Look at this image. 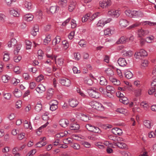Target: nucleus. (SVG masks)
Listing matches in <instances>:
<instances>
[{
	"mask_svg": "<svg viewBox=\"0 0 156 156\" xmlns=\"http://www.w3.org/2000/svg\"><path fill=\"white\" fill-rule=\"evenodd\" d=\"M84 83L89 85H91L93 83L92 80L89 77H86L84 79Z\"/></svg>",
	"mask_w": 156,
	"mask_h": 156,
	"instance_id": "35",
	"label": "nucleus"
},
{
	"mask_svg": "<svg viewBox=\"0 0 156 156\" xmlns=\"http://www.w3.org/2000/svg\"><path fill=\"white\" fill-rule=\"evenodd\" d=\"M118 63L119 65L121 66H125L127 64H130V62H127L125 59H118Z\"/></svg>",
	"mask_w": 156,
	"mask_h": 156,
	"instance_id": "21",
	"label": "nucleus"
},
{
	"mask_svg": "<svg viewBox=\"0 0 156 156\" xmlns=\"http://www.w3.org/2000/svg\"><path fill=\"white\" fill-rule=\"evenodd\" d=\"M106 91L110 92L111 93H114L115 92V90L114 87L110 85H108L106 87Z\"/></svg>",
	"mask_w": 156,
	"mask_h": 156,
	"instance_id": "39",
	"label": "nucleus"
},
{
	"mask_svg": "<svg viewBox=\"0 0 156 156\" xmlns=\"http://www.w3.org/2000/svg\"><path fill=\"white\" fill-rule=\"evenodd\" d=\"M122 53H123L122 55V56L123 57L128 56L129 57H130L132 56L133 55V52L132 51H123Z\"/></svg>",
	"mask_w": 156,
	"mask_h": 156,
	"instance_id": "45",
	"label": "nucleus"
},
{
	"mask_svg": "<svg viewBox=\"0 0 156 156\" xmlns=\"http://www.w3.org/2000/svg\"><path fill=\"white\" fill-rule=\"evenodd\" d=\"M46 144V142H42L40 141L37 143L35 145L36 147H41L43 146H44Z\"/></svg>",
	"mask_w": 156,
	"mask_h": 156,
	"instance_id": "54",
	"label": "nucleus"
},
{
	"mask_svg": "<svg viewBox=\"0 0 156 156\" xmlns=\"http://www.w3.org/2000/svg\"><path fill=\"white\" fill-rule=\"evenodd\" d=\"M80 128V126L77 124L73 123L71 125L70 129L73 130H78Z\"/></svg>",
	"mask_w": 156,
	"mask_h": 156,
	"instance_id": "40",
	"label": "nucleus"
},
{
	"mask_svg": "<svg viewBox=\"0 0 156 156\" xmlns=\"http://www.w3.org/2000/svg\"><path fill=\"white\" fill-rule=\"evenodd\" d=\"M119 101L121 102L126 105L129 102V101L127 98L125 96L122 98H119Z\"/></svg>",
	"mask_w": 156,
	"mask_h": 156,
	"instance_id": "47",
	"label": "nucleus"
},
{
	"mask_svg": "<svg viewBox=\"0 0 156 156\" xmlns=\"http://www.w3.org/2000/svg\"><path fill=\"white\" fill-rule=\"evenodd\" d=\"M120 26L122 27H126L128 25V22L127 20L123 19H121L119 21Z\"/></svg>",
	"mask_w": 156,
	"mask_h": 156,
	"instance_id": "30",
	"label": "nucleus"
},
{
	"mask_svg": "<svg viewBox=\"0 0 156 156\" xmlns=\"http://www.w3.org/2000/svg\"><path fill=\"white\" fill-rule=\"evenodd\" d=\"M13 71L16 74H19L21 72L20 70V68L18 66L15 67L13 69Z\"/></svg>",
	"mask_w": 156,
	"mask_h": 156,
	"instance_id": "58",
	"label": "nucleus"
},
{
	"mask_svg": "<svg viewBox=\"0 0 156 156\" xmlns=\"http://www.w3.org/2000/svg\"><path fill=\"white\" fill-rule=\"evenodd\" d=\"M60 125L62 127H66L68 126L69 124V121L66 119H62L59 122Z\"/></svg>",
	"mask_w": 156,
	"mask_h": 156,
	"instance_id": "18",
	"label": "nucleus"
},
{
	"mask_svg": "<svg viewBox=\"0 0 156 156\" xmlns=\"http://www.w3.org/2000/svg\"><path fill=\"white\" fill-rule=\"evenodd\" d=\"M141 66L142 68H144L147 66L149 62L147 59H141Z\"/></svg>",
	"mask_w": 156,
	"mask_h": 156,
	"instance_id": "37",
	"label": "nucleus"
},
{
	"mask_svg": "<svg viewBox=\"0 0 156 156\" xmlns=\"http://www.w3.org/2000/svg\"><path fill=\"white\" fill-rule=\"evenodd\" d=\"M100 16V12H98L94 14L93 15H91L90 18L89 20L91 21L94 20L96 18Z\"/></svg>",
	"mask_w": 156,
	"mask_h": 156,
	"instance_id": "41",
	"label": "nucleus"
},
{
	"mask_svg": "<svg viewBox=\"0 0 156 156\" xmlns=\"http://www.w3.org/2000/svg\"><path fill=\"white\" fill-rule=\"evenodd\" d=\"M59 9V7L57 5L51 6L50 8V10L51 13L52 14L56 12Z\"/></svg>",
	"mask_w": 156,
	"mask_h": 156,
	"instance_id": "44",
	"label": "nucleus"
},
{
	"mask_svg": "<svg viewBox=\"0 0 156 156\" xmlns=\"http://www.w3.org/2000/svg\"><path fill=\"white\" fill-rule=\"evenodd\" d=\"M111 5L110 0H103L100 2V6L103 8H105Z\"/></svg>",
	"mask_w": 156,
	"mask_h": 156,
	"instance_id": "7",
	"label": "nucleus"
},
{
	"mask_svg": "<svg viewBox=\"0 0 156 156\" xmlns=\"http://www.w3.org/2000/svg\"><path fill=\"white\" fill-rule=\"evenodd\" d=\"M71 147L75 150H79L80 147V145L78 143H73Z\"/></svg>",
	"mask_w": 156,
	"mask_h": 156,
	"instance_id": "53",
	"label": "nucleus"
},
{
	"mask_svg": "<svg viewBox=\"0 0 156 156\" xmlns=\"http://www.w3.org/2000/svg\"><path fill=\"white\" fill-rule=\"evenodd\" d=\"M90 104L93 108L98 110L102 111L104 109V107L103 105L98 102L92 101L90 103Z\"/></svg>",
	"mask_w": 156,
	"mask_h": 156,
	"instance_id": "1",
	"label": "nucleus"
},
{
	"mask_svg": "<svg viewBox=\"0 0 156 156\" xmlns=\"http://www.w3.org/2000/svg\"><path fill=\"white\" fill-rule=\"evenodd\" d=\"M17 41L16 39L14 38L12 39L11 40L8 42V47L9 48H10L12 46H15L17 43Z\"/></svg>",
	"mask_w": 156,
	"mask_h": 156,
	"instance_id": "29",
	"label": "nucleus"
},
{
	"mask_svg": "<svg viewBox=\"0 0 156 156\" xmlns=\"http://www.w3.org/2000/svg\"><path fill=\"white\" fill-rule=\"evenodd\" d=\"M54 89L52 88H49L48 90L46 98L48 100L50 99L52 97L54 94Z\"/></svg>",
	"mask_w": 156,
	"mask_h": 156,
	"instance_id": "19",
	"label": "nucleus"
},
{
	"mask_svg": "<svg viewBox=\"0 0 156 156\" xmlns=\"http://www.w3.org/2000/svg\"><path fill=\"white\" fill-rule=\"evenodd\" d=\"M114 29L112 27L108 28L104 31V34L105 35L110 36L114 33Z\"/></svg>",
	"mask_w": 156,
	"mask_h": 156,
	"instance_id": "11",
	"label": "nucleus"
},
{
	"mask_svg": "<svg viewBox=\"0 0 156 156\" xmlns=\"http://www.w3.org/2000/svg\"><path fill=\"white\" fill-rule=\"evenodd\" d=\"M82 144L86 148H90L91 147V144L87 141H84L82 143Z\"/></svg>",
	"mask_w": 156,
	"mask_h": 156,
	"instance_id": "59",
	"label": "nucleus"
},
{
	"mask_svg": "<svg viewBox=\"0 0 156 156\" xmlns=\"http://www.w3.org/2000/svg\"><path fill=\"white\" fill-rule=\"evenodd\" d=\"M58 4L61 7H65L67 5V0H59L58 2Z\"/></svg>",
	"mask_w": 156,
	"mask_h": 156,
	"instance_id": "36",
	"label": "nucleus"
},
{
	"mask_svg": "<svg viewBox=\"0 0 156 156\" xmlns=\"http://www.w3.org/2000/svg\"><path fill=\"white\" fill-rule=\"evenodd\" d=\"M6 16L4 14L1 13H0V21L2 22H4L5 21Z\"/></svg>",
	"mask_w": 156,
	"mask_h": 156,
	"instance_id": "62",
	"label": "nucleus"
},
{
	"mask_svg": "<svg viewBox=\"0 0 156 156\" xmlns=\"http://www.w3.org/2000/svg\"><path fill=\"white\" fill-rule=\"evenodd\" d=\"M89 95L93 98H98L99 97L100 94L98 92V90L89 89L87 90Z\"/></svg>",
	"mask_w": 156,
	"mask_h": 156,
	"instance_id": "2",
	"label": "nucleus"
},
{
	"mask_svg": "<svg viewBox=\"0 0 156 156\" xmlns=\"http://www.w3.org/2000/svg\"><path fill=\"white\" fill-rule=\"evenodd\" d=\"M16 1V0H4V2L7 5L10 6L13 2H15Z\"/></svg>",
	"mask_w": 156,
	"mask_h": 156,
	"instance_id": "56",
	"label": "nucleus"
},
{
	"mask_svg": "<svg viewBox=\"0 0 156 156\" xmlns=\"http://www.w3.org/2000/svg\"><path fill=\"white\" fill-rule=\"evenodd\" d=\"M9 12L10 15L15 17H19L20 16V10L17 9L11 8L9 10Z\"/></svg>",
	"mask_w": 156,
	"mask_h": 156,
	"instance_id": "6",
	"label": "nucleus"
},
{
	"mask_svg": "<svg viewBox=\"0 0 156 156\" xmlns=\"http://www.w3.org/2000/svg\"><path fill=\"white\" fill-rule=\"evenodd\" d=\"M61 40L60 37L59 36H57L52 41V43L53 45H55L58 44Z\"/></svg>",
	"mask_w": 156,
	"mask_h": 156,
	"instance_id": "38",
	"label": "nucleus"
},
{
	"mask_svg": "<svg viewBox=\"0 0 156 156\" xmlns=\"http://www.w3.org/2000/svg\"><path fill=\"white\" fill-rule=\"evenodd\" d=\"M100 83L101 85L103 86L107 85V81L104 76H102L100 77Z\"/></svg>",
	"mask_w": 156,
	"mask_h": 156,
	"instance_id": "32",
	"label": "nucleus"
},
{
	"mask_svg": "<svg viewBox=\"0 0 156 156\" xmlns=\"http://www.w3.org/2000/svg\"><path fill=\"white\" fill-rule=\"evenodd\" d=\"M116 111L121 113L125 115L127 114L128 112V111L127 109L122 108H118L116 110Z\"/></svg>",
	"mask_w": 156,
	"mask_h": 156,
	"instance_id": "48",
	"label": "nucleus"
},
{
	"mask_svg": "<svg viewBox=\"0 0 156 156\" xmlns=\"http://www.w3.org/2000/svg\"><path fill=\"white\" fill-rule=\"evenodd\" d=\"M45 87L42 84H39L36 88V90L39 94L42 93L45 91Z\"/></svg>",
	"mask_w": 156,
	"mask_h": 156,
	"instance_id": "14",
	"label": "nucleus"
},
{
	"mask_svg": "<svg viewBox=\"0 0 156 156\" xmlns=\"http://www.w3.org/2000/svg\"><path fill=\"white\" fill-rule=\"evenodd\" d=\"M128 41L127 38L124 36H122L116 41V43L119 44L121 43H124Z\"/></svg>",
	"mask_w": 156,
	"mask_h": 156,
	"instance_id": "26",
	"label": "nucleus"
},
{
	"mask_svg": "<svg viewBox=\"0 0 156 156\" xmlns=\"http://www.w3.org/2000/svg\"><path fill=\"white\" fill-rule=\"evenodd\" d=\"M80 118L81 120L85 122L88 121L90 119L88 115L83 114L81 115Z\"/></svg>",
	"mask_w": 156,
	"mask_h": 156,
	"instance_id": "46",
	"label": "nucleus"
},
{
	"mask_svg": "<svg viewBox=\"0 0 156 156\" xmlns=\"http://www.w3.org/2000/svg\"><path fill=\"white\" fill-rule=\"evenodd\" d=\"M77 4V2L75 1H71L68 7V9L70 12H72L75 7L76 5Z\"/></svg>",
	"mask_w": 156,
	"mask_h": 156,
	"instance_id": "13",
	"label": "nucleus"
},
{
	"mask_svg": "<svg viewBox=\"0 0 156 156\" xmlns=\"http://www.w3.org/2000/svg\"><path fill=\"white\" fill-rule=\"evenodd\" d=\"M141 91L142 89L139 88L134 90L133 92L136 96L138 97L141 95Z\"/></svg>",
	"mask_w": 156,
	"mask_h": 156,
	"instance_id": "51",
	"label": "nucleus"
},
{
	"mask_svg": "<svg viewBox=\"0 0 156 156\" xmlns=\"http://www.w3.org/2000/svg\"><path fill=\"white\" fill-rule=\"evenodd\" d=\"M95 145L100 148H103L105 147L104 144L100 142L95 143Z\"/></svg>",
	"mask_w": 156,
	"mask_h": 156,
	"instance_id": "55",
	"label": "nucleus"
},
{
	"mask_svg": "<svg viewBox=\"0 0 156 156\" xmlns=\"http://www.w3.org/2000/svg\"><path fill=\"white\" fill-rule=\"evenodd\" d=\"M68 133L67 131H65L63 132L57 133L55 135V137L57 138H61L66 136Z\"/></svg>",
	"mask_w": 156,
	"mask_h": 156,
	"instance_id": "25",
	"label": "nucleus"
},
{
	"mask_svg": "<svg viewBox=\"0 0 156 156\" xmlns=\"http://www.w3.org/2000/svg\"><path fill=\"white\" fill-rule=\"evenodd\" d=\"M23 126L24 128L26 129H32V127L30 122H28L27 120H25L24 121Z\"/></svg>",
	"mask_w": 156,
	"mask_h": 156,
	"instance_id": "31",
	"label": "nucleus"
},
{
	"mask_svg": "<svg viewBox=\"0 0 156 156\" xmlns=\"http://www.w3.org/2000/svg\"><path fill=\"white\" fill-rule=\"evenodd\" d=\"M2 80L4 83H7L10 79V77L7 75H3L2 76Z\"/></svg>",
	"mask_w": 156,
	"mask_h": 156,
	"instance_id": "34",
	"label": "nucleus"
},
{
	"mask_svg": "<svg viewBox=\"0 0 156 156\" xmlns=\"http://www.w3.org/2000/svg\"><path fill=\"white\" fill-rule=\"evenodd\" d=\"M110 81L112 82L114 85H119L120 84V81L112 77L110 78Z\"/></svg>",
	"mask_w": 156,
	"mask_h": 156,
	"instance_id": "43",
	"label": "nucleus"
},
{
	"mask_svg": "<svg viewBox=\"0 0 156 156\" xmlns=\"http://www.w3.org/2000/svg\"><path fill=\"white\" fill-rule=\"evenodd\" d=\"M42 108V105L41 103L37 104L35 107V110L37 112H39L41 111Z\"/></svg>",
	"mask_w": 156,
	"mask_h": 156,
	"instance_id": "49",
	"label": "nucleus"
},
{
	"mask_svg": "<svg viewBox=\"0 0 156 156\" xmlns=\"http://www.w3.org/2000/svg\"><path fill=\"white\" fill-rule=\"evenodd\" d=\"M24 6L26 10H30L32 8V5L31 2L25 1L24 2Z\"/></svg>",
	"mask_w": 156,
	"mask_h": 156,
	"instance_id": "17",
	"label": "nucleus"
},
{
	"mask_svg": "<svg viewBox=\"0 0 156 156\" xmlns=\"http://www.w3.org/2000/svg\"><path fill=\"white\" fill-rule=\"evenodd\" d=\"M143 123L144 126L148 129H151L153 126L152 123L148 120H144Z\"/></svg>",
	"mask_w": 156,
	"mask_h": 156,
	"instance_id": "27",
	"label": "nucleus"
},
{
	"mask_svg": "<svg viewBox=\"0 0 156 156\" xmlns=\"http://www.w3.org/2000/svg\"><path fill=\"white\" fill-rule=\"evenodd\" d=\"M23 78L26 80H30V77L28 74L27 73H24L23 74Z\"/></svg>",
	"mask_w": 156,
	"mask_h": 156,
	"instance_id": "63",
	"label": "nucleus"
},
{
	"mask_svg": "<svg viewBox=\"0 0 156 156\" xmlns=\"http://www.w3.org/2000/svg\"><path fill=\"white\" fill-rule=\"evenodd\" d=\"M121 12L120 10L111 9L108 12V15L109 16L118 17L120 15Z\"/></svg>",
	"mask_w": 156,
	"mask_h": 156,
	"instance_id": "3",
	"label": "nucleus"
},
{
	"mask_svg": "<svg viewBox=\"0 0 156 156\" xmlns=\"http://www.w3.org/2000/svg\"><path fill=\"white\" fill-rule=\"evenodd\" d=\"M39 31V27L37 25H35L33 27V30L31 31V34L34 36H36L37 34V32Z\"/></svg>",
	"mask_w": 156,
	"mask_h": 156,
	"instance_id": "22",
	"label": "nucleus"
},
{
	"mask_svg": "<svg viewBox=\"0 0 156 156\" xmlns=\"http://www.w3.org/2000/svg\"><path fill=\"white\" fill-rule=\"evenodd\" d=\"M3 96L5 99L9 100L11 97V94L10 93H6L4 94Z\"/></svg>",
	"mask_w": 156,
	"mask_h": 156,
	"instance_id": "64",
	"label": "nucleus"
},
{
	"mask_svg": "<svg viewBox=\"0 0 156 156\" xmlns=\"http://www.w3.org/2000/svg\"><path fill=\"white\" fill-rule=\"evenodd\" d=\"M140 105L141 107L144 108V109L146 110H147L149 108V106L146 102H142L140 103Z\"/></svg>",
	"mask_w": 156,
	"mask_h": 156,
	"instance_id": "50",
	"label": "nucleus"
},
{
	"mask_svg": "<svg viewBox=\"0 0 156 156\" xmlns=\"http://www.w3.org/2000/svg\"><path fill=\"white\" fill-rule=\"evenodd\" d=\"M106 24L105 23V19H102L99 20L97 24V26L98 27H103Z\"/></svg>",
	"mask_w": 156,
	"mask_h": 156,
	"instance_id": "42",
	"label": "nucleus"
},
{
	"mask_svg": "<svg viewBox=\"0 0 156 156\" xmlns=\"http://www.w3.org/2000/svg\"><path fill=\"white\" fill-rule=\"evenodd\" d=\"M34 18V16L31 14H26L23 16L24 19L27 21H32L33 20Z\"/></svg>",
	"mask_w": 156,
	"mask_h": 156,
	"instance_id": "23",
	"label": "nucleus"
},
{
	"mask_svg": "<svg viewBox=\"0 0 156 156\" xmlns=\"http://www.w3.org/2000/svg\"><path fill=\"white\" fill-rule=\"evenodd\" d=\"M125 77L128 79H130L133 76L132 73L127 69L125 70Z\"/></svg>",
	"mask_w": 156,
	"mask_h": 156,
	"instance_id": "28",
	"label": "nucleus"
},
{
	"mask_svg": "<svg viewBox=\"0 0 156 156\" xmlns=\"http://www.w3.org/2000/svg\"><path fill=\"white\" fill-rule=\"evenodd\" d=\"M78 44L81 47H85L86 44V42L83 40H81L79 42Z\"/></svg>",
	"mask_w": 156,
	"mask_h": 156,
	"instance_id": "60",
	"label": "nucleus"
},
{
	"mask_svg": "<svg viewBox=\"0 0 156 156\" xmlns=\"http://www.w3.org/2000/svg\"><path fill=\"white\" fill-rule=\"evenodd\" d=\"M114 145L117 146L119 148L121 149H125L127 148V146L126 144L121 142L115 143H114Z\"/></svg>",
	"mask_w": 156,
	"mask_h": 156,
	"instance_id": "20",
	"label": "nucleus"
},
{
	"mask_svg": "<svg viewBox=\"0 0 156 156\" xmlns=\"http://www.w3.org/2000/svg\"><path fill=\"white\" fill-rule=\"evenodd\" d=\"M35 15L37 19H40L41 18L42 13L41 11L39 10L36 12Z\"/></svg>",
	"mask_w": 156,
	"mask_h": 156,
	"instance_id": "57",
	"label": "nucleus"
},
{
	"mask_svg": "<svg viewBox=\"0 0 156 156\" xmlns=\"http://www.w3.org/2000/svg\"><path fill=\"white\" fill-rule=\"evenodd\" d=\"M78 104V101L76 99H72L69 101V105L73 108L76 107Z\"/></svg>",
	"mask_w": 156,
	"mask_h": 156,
	"instance_id": "16",
	"label": "nucleus"
},
{
	"mask_svg": "<svg viewBox=\"0 0 156 156\" xmlns=\"http://www.w3.org/2000/svg\"><path fill=\"white\" fill-rule=\"evenodd\" d=\"M112 132L115 135H120L122 133V130L118 128H113L112 130Z\"/></svg>",
	"mask_w": 156,
	"mask_h": 156,
	"instance_id": "15",
	"label": "nucleus"
},
{
	"mask_svg": "<svg viewBox=\"0 0 156 156\" xmlns=\"http://www.w3.org/2000/svg\"><path fill=\"white\" fill-rule=\"evenodd\" d=\"M105 73L109 79L111 77H113L114 75V73L113 70L110 68H108L106 69L105 70Z\"/></svg>",
	"mask_w": 156,
	"mask_h": 156,
	"instance_id": "12",
	"label": "nucleus"
},
{
	"mask_svg": "<svg viewBox=\"0 0 156 156\" xmlns=\"http://www.w3.org/2000/svg\"><path fill=\"white\" fill-rule=\"evenodd\" d=\"M149 31L148 30L139 29L137 31L138 37H144L149 34Z\"/></svg>",
	"mask_w": 156,
	"mask_h": 156,
	"instance_id": "8",
	"label": "nucleus"
},
{
	"mask_svg": "<svg viewBox=\"0 0 156 156\" xmlns=\"http://www.w3.org/2000/svg\"><path fill=\"white\" fill-rule=\"evenodd\" d=\"M91 16V12H88L84 15L82 18V22L83 23L87 22Z\"/></svg>",
	"mask_w": 156,
	"mask_h": 156,
	"instance_id": "24",
	"label": "nucleus"
},
{
	"mask_svg": "<svg viewBox=\"0 0 156 156\" xmlns=\"http://www.w3.org/2000/svg\"><path fill=\"white\" fill-rule=\"evenodd\" d=\"M51 41V36L50 35H47L46 36L45 39L44 40V44L46 45L48 43Z\"/></svg>",
	"mask_w": 156,
	"mask_h": 156,
	"instance_id": "52",
	"label": "nucleus"
},
{
	"mask_svg": "<svg viewBox=\"0 0 156 156\" xmlns=\"http://www.w3.org/2000/svg\"><path fill=\"white\" fill-rule=\"evenodd\" d=\"M86 127L88 131L94 133H100L101 132L98 127L93 126L90 124H87Z\"/></svg>",
	"mask_w": 156,
	"mask_h": 156,
	"instance_id": "4",
	"label": "nucleus"
},
{
	"mask_svg": "<svg viewBox=\"0 0 156 156\" xmlns=\"http://www.w3.org/2000/svg\"><path fill=\"white\" fill-rule=\"evenodd\" d=\"M60 83L62 85L68 87L71 84L70 80L66 78L60 80Z\"/></svg>",
	"mask_w": 156,
	"mask_h": 156,
	"instance_id": "9",
	"label": "nucleus"
},
{
	"mask_svg": "<svg viewBox=\"0 0 156 156\" xmlns=\"http://www.w3.org/2000/svg\"><path fill=\"white\" fill-rule=\"evenodd\" d=\"M13 93L15 96L17 98H19L22 95L21 91L18 89H15L14 91L13 92Z\"/></svg>",
	"mask_w": 156,
	"mask_h": 156,
	"instance_id": "33",
	"label": "nucleus"
},
{
	"mask_svg": "<svg viewBox=\"0 0 156 156\" xmlns=\"http://www.w3.org/2000/svg\"><path fill=\"white\" fill-rule=\"evenodd\" d=\"M132 17L137 18L142 17L143 16V13L139 11L132 10Z\"/></svg>",
	"mask_w": 156,
	"mask_h": 156,
	"instance_id": "10",
	"label": "nucleus"
},
{
	"mask_svg": "<svg viewBox=\"0 0 156 156\" xmlns=\"http://www.w3.org/2000/svg\"><path fill=\"white\" fill-rule=\"evenodd\" d=\"M25 43L27 49H30L31 47V43L28 40H26Z\"/></svg>",
	"mask_w": 156,
	"mask_h": 156,
	"instance_id": "61",
	"label": "nucleus"
},
{
	"mask_svg": "<svg viewBox=\"0 0 156 156\" xmlns=\"http://www.w3.org/2000/svg\"><path fill=\"white\" fill-rule=\"evenodd\" d=\"M147 55V53L144 50L141 49L139 52H136L134 54V56L136 58H144Z\"/></svg>",
	"mask_w": 156,
	"mask_h": 156,
	"instance_id": "5",
	"label": "nucleus"
}]
</instances>
